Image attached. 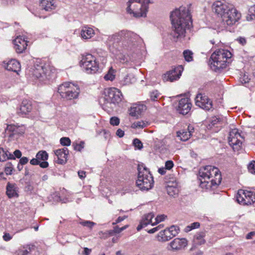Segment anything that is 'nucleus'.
Here are the masks:
<instances>
[{
  "label": "nucleus",
  "mask_w": 255,
  "mask_h": 255,
  "mask_svg": "<svg viewBox=\"0 0 255 255\" xmlns=\"http://www.w3.org/2000/svg\"><path fill=\"white\" fill-rule=\"evenodd\" d=\"M139 37L130 31L123 30L109 36V50L114 55L121 53L122 48L130 53L134 52Z\"/></svg>",
  "instance_id": "obj_1"
},
{
  "label": "nucleus",
  "mask_w": 255,
  "mask_h": 255,
  "mask_svg": "<svg viewBox=\"0 0 255 255\" xmlns=\"http://www.w3.org/2000/svg\"><path fill=\"white\" fill-rule=\"evenodd\" d=\"M170 18L172 28L171 35L176 39L183 38L186 29H189L192 24V17L189 9L183 6L176 8L171 12Z\"/></svg>",
  "instance_id": "obj_2"
},
{
  "label": "nucleus",
  "mask_w": 255,
  "mask_h": 255,
  "mask_svg": "<svg viewBox=\"0 0 255 255\" xmlns=\"http://www.w3.org/2000/svg\"><path fill=\"white\" fill-rule=\"evenodd\" d=\"M213 10L228 25L235 24L241 18V14L234 6L226 1H217L212 5Z\"/></svg>",
  "instance_id": "obj_3"
},
{
  "label": "nucleus",
  "mask_w": 255,
  "mask_h": 255,
  "mask_svg": "<svg viewBox=\"0 0 255 255\" xmlns=\"http://www.w3.org/2000/svg\"><path fill=\"white\" fill-rule=\"evenodd\" d=\"M199 175L200 186L206 190L216 187L222 180L221 174L218 168L211 165L201 168Z\"/></svg>",
  "instance_id": "obj_4"
},
{
  "label": "nucleus",
  "mask_w": 255,
  "mask_h": 255,
  "mask_svg": "<svg viewBox=\"0 0 255 255\" xmlns=\"http://www.w3.org/2000/svg\"><path fill=\"white\" fill-rule=\"evenodd\" d=\"M233 54L228 50H216L210 58L211 68L216 72L221 73L232 62Z\"/></svg>",
  "instance_id": "obj_5"
},
{
  "label": "nucleus",
  "mask_w": 255,
  "mask_h": 255,
  "mask_svg": "<svg viewBox=\"0 0 255 255\" xmlns=\"http://www.w3.org/2000/svg\"><path fill=\"white\" fill-rule=\"evenodd\" d=\"M104 97L100 99V103L105 111L110 112L122 101L123 95L121 92L115 88L105 89Z\"/></svg>",
  "instance_id": "obj_6"
},
{
  "label": "nucleus",
  "mask_w": 255,
  "mask_h": 255,
  "mask_svg": "<svg viewBox=\"0 0 255 255\" xmlns=\"http://www.w3.org/2000/svg\"><path fill=\"white\" fill-rule=\"evenodd\" d=\"M149 3L150 0H129L127 2V11L133 13L135 17H145Z\"/></svg>",
  "instance_id": "obj_7"
},
{
  "label": "nucleus",
  "mask_w": 255,
  "mask_h": 255,
  "mask_svg": "<svg viewBox=\"0 0 255 255\" xmlns=\"http://www.w3.org/2000/svg\"><path fill=\"white\" fill-rule=\"evenodd\" d=\"M138 176L136 183L142 190H148L151 189L154 181L153 177L147 168L143 164H138L137 167Z\"/></svg>",
  "instance_id": "obj_8"
},
{
  "label": "nucleus",
  "mask_w": 255,
  "mask_h": 255,
  "mask_svg": "<svg viewBox=\"0 0 255 255\" xmlns=\"http://www.w3.org/2000/svg\"><path fill=\"white\" fill-rule=\"evenodd\" d=\"M79 65L82 67L83 71L88 74H94L102 72V69L99 66V61L91 54L83 55Z\"/></svg>",
  "instance_id": "obj_9"
},
{
  "label": "nucleus",
  "mask_w": 255,
  "mask_h": 255,
  "mask_svg": "<svg viewBox=\"0 0 255 255\" xmlns=\"http://www.w3.org/2000/svg\"><path fill=\"white\" fill-rule=\"evenodd\" d=\"M80 92L79 86L71 82L64 83L61 84L58 88V92L61 97L67 100L77 99Z\"/></svg>",
  "instance_id": "obj_10"
},
{
  "label": "nucleus",
  "mask_w": 255,
  "mask_h": 255,
  "mask_svg": "<svg viewBox=\"0 0 255 255\" xmlns=\"http://www.w3.org/2000/svg\"><path fill=\"white\" fill-rule=\"evenodd\" d=\"M237 202L241 205H251L255 202V193L252 191L239 190L236 196Z\"/></svg>",
  "instance_id": "obj_11"
},
{
  "label": "nucleus",
  "mask_w": 255,
  "mask_h": 255,
  "mask_svg": "<svg viewBox=\"0 0 255 255\" xmlns=\"http://www.w3.org/2000/svg\"><path fill=\"white\" fill-rule=\"evenodd\" d=\"M243 137L239 132L238 128H232L229 132L228 141L229 144L232 147L235 151H238L242 146L241 139Z\"/></svg>",
  "instance_id": "obj_12"
},
{
  "label": "nucleus",
  "mask_w": 255,
  "mask_h": 255,
  "mask_svg": "<svg viewBox=\"0 0 255 255\" xmlns=\"http://www.w3.org/2000/svg\"><path fill=\"white\" fill-rule=\"evenodd\" d=\"M183 71L182 65L173 68L171 70L167 71L162 76V79L164 82H173L180 78Z\"/></svg>",
  "instance_id": "obj_13"
},
{
  "label": "nucleus",
  "mask_w": 255,
  "mask_h": 255,
  "mask_svg": "<svg viewBox=\"0 0 255 255\" xmlns=\"http://www.w3.org/2000/svg\"><path fill=\"white\" fill-rule=\"evenodd\" d=\"M196 105L200 108L209 111L212 108V101L207 96L198 94L195 98Z\"/></svg>",
  "instance_id": "obj_14"
},
{
  "label": "nucleus",
  "mask_w": 255,
  "mask_h": 255,
  "mask_svg": "<svg viewBox=\"0 0 255 255\" xmlns=\"http://www.w3.org/2000/svg\"><path fill=\"white\" fill-rule=\"evenodd\" d=\"M191 103L188 98H182L178 103L176 108L178 112L183 115H187L191 110Z\"/></svg>",
  "instance_id": "obj_15"
},
{
  "label": "nucleus",
  "mask_w": 255,
  "mask_h": 255,
  "mask_svg": "<svg viewBox=\"0 0 255 255\" xmlns=\"http://www.w3.org/2000/svg\"><path fill=\"white\" fill-rule=\"evenodd\" d=\"M187 244L185 238H175L170 243L169 246L173 251H178L184 249Z\"/></svg>",
  "instance_id": "obj_16"
},
{
  "label": "nucleus",
  "mask_w": 255,
  "mask_h": 255,
  "mask_svg": "<svg viewBox=\"0 0 255 255\" xmlns=\"http://www.w3.org/2000/svg\"><path fill=\"white\" fill-rule=\"evenodd\" d=\"M154 216V215L152 213H149L144 215L140 222V224L137 227V230L139 231L143 228L145 227L148 225L154 226V221L153 220Z\"/></svg>",
  "instance_id": "obj_17"
},
{
  "label": "nucleus",
  "mask_w": 255,
  "mask_h": 255,
  "mask_svg": "<svg viewBox=\"0 0 255 255\" xmlns=\"http://www.w3.org/2000/svg\"><path fill=\"white\" fill-rule=\"evenodd\" d=\"M54 154L57 157V162L60 164H65L67 160L69 151L66 147L56 149Z\"/></svg>",
  "instance_id": "obj_18"
},
{
  "label": "nucleus",
  "mask_w": 255,
  "mask_h": 255,
  "mask_svg": "<svg viewBox=\"0 0 255 255\" xmlns=\"http://www.w3.org/2000/svg\"><path fill=\"white\" fill-rule=\"evenodd\" d=\"M18 188L15 183L8 182L6 187V194L9 198L18 197Z\"/></svg>",
  "instance_id": "obj_19"
},
{
  "label": "nucleus",
  "mask_w": 255,
  "mask_h": 255,
  "mask_svg": "<svg viewBox=\"0 0 255 255\" xmlns=\"http://www.w3.org/2000/svg\"><path fill=\"white\" fill-rule=\"evenodd\" d=\"M4 67L8 71L17 72L20 68V64L16 60L11 59L4 63Z\"/></svg>",
  "instance_id": "obj_20"
},
{
  "label": "nucleus",
  "mask_w": 255,
  "mask_h": 255,
  "mask_svg": "<svg viewBox=\"0 0 255 255\" xmlns=\"http://www.w3.org/2000/svg\"><path fill=\"white\" fill-rule=\"evenodd\" d=\"M146 109V107L145 105H137L130 108L129 115L132 117H138Z\"/></svg>",
  "instance_id": "obj_21"
},
{
  "label": "nucleus",
  "mask_w": 255,
  "mask_h": 255,
  "mask_svg": "<svg viewBox=\"0 0 255 255\" xmlns=\"http://www.w3.org/2000/svg\"><path fill=\"white\" fill-rule=\"evenodd\" d=\"M189 128H181L177 132V136L182 141L187 140L191 134V130Z\"/></svg>",
  "instance_id": "obj_22"
},
{
  "label": "nucleus",
  "mask_w": 255,
  "mask_h": 255,
  "mask_svg": "<svg viewBox=\"0 0 255 255\" xmlns=\"http://www.w3.org/2000/svg\"><path fill=\"white\" fill-rule=\"evenodd\" d=\"M166 190L168 194L170 196H174L178 193V188L177 183L169 182L166 186Z\"/></svg>",
  "instance_id": "obj_23"
},
{
  "label": "nucleus",
  "mask_w": 255,
  "mask_h": 255,
  "mask_svg": "<svg viewBox=\"0 0 255 255\" xmlns=\"http://www.w3.org/2000/svg\"><path fill=\"white\" fill-rule=\"evenodd\" d=\"M44 66L42 65H38L34 66V69L32 74L34 77L37 79H39L41 81H43V72L44 71Z\"/></svg>",
  "instance_id": "obj_24"
},
{
  "label": "nucleus",
  "mask_w": 255,
  "mask_h": 255,
  "mask_svg": "<svg viewBox=\"0 0 255 255\" xmlns=\"http://www.w3.org/2000/svg\"><path fill=\"white\" fill-rule=\"evenodd\" d=\"M32 108L31 103L27 100H24L20 107V112L22 114L26 115L31 112Z\"/></svg>",
  "instance_id": "obj_25"
},
{
  "label": "nucleus",
  "mask_w": 255,
  "mask_h": 255,
  "mask_svg": "<svg viewBox=\"0 0 255 255\" xmlns=\"http://www.w3.org/2000/svg\"><path fill=\"white\" fill-rule=\"evenodd\" d=\"M39 6L42 9L46 11H50L55 7L53 0H41L39 2Z\"/></svg>",
  "instance_id": "obj_26"
},
{
  "label": "nucleus",
  "mask_w": 255,
  "mask_h": 255,
  "mask_svg": "<svg viewBox=\"0 0 255 255\" xmlns=\"http://www.w3.org/2000/svg\"><path fill=\"white\" fill-rule=\"evenodd\" d=\"M80 34L83 39H88L91 38L95 33L92 28L87 26H84L81 29Z\"/></svg>",
  "instance_id": "obj_27"
},
{
  "label": "nucleus",
  "mask_w": 255,
  "mask_h": 255,
  "mask_svg": "<svg viewBox=\"0 0 255 255\" xmlns=\"http://www.w3.org/2000/svg\"><path fill=\"white\" fill-rule=\"evenodd\" d=\"M172 238V236L167 229L161 231L157 235V240L159 242H166Z\"/></svg>",
  "instance_id": "obj_28"
},
{
  "label": "nucleus",
  "mask_w": 255,
  "mask_h": 255,
  "mask_svg": "<svg viewBox=\"0 0 255 255\" xmlns=\"http://www.w3.org/2000/svg\"><path fill=\"white\" fill-rule=\"evenodd\" d=\"M151 122L149 120H140L134 122L130 128H144L146 126H150Z\"/></svg>",
  "instance_id": "obj_29"
},
{
  "label": "nucleus",
  "mask_w": 255,
  "mask_h": 255,
  "mask_svg": "<svg viewBox=\"0 0 255 255\" xmlns=\"http://www.w3.org/2000/svg\"><path fill=\"white\" fill-rule=\"evenodd\" d=\"M44 66V71L43 73V81L45 80H50L54 77V73L50 69L48 66Z\"/></svg>",
  "instance_id": "obj_30"
},
{
  "label": "nucleus",
  "mask_w": 255,
  "mask_h": 255,
  "mask_svg": "<svg viewBox=\"0 0 255 255\" xmlns=\"http://www.w3.org/2000/svg\"><path fill=\"white\" fill-rule=\"evenodd\" d=\"M7 159H15L13 155L8 152L5 151L2 148H0V161H4Z\"/></svg>",
  "instance_id": "obj_31"
},
{
  "label": "nucleus",
  "mask_w": 255,
  "mask_h": 255,
  "mask_svg": "<svg viewBox=\"0 0 255 255\" xmlns=\"http://www.w3.org/2000/svg\"><path fill=\"white\" fill-rule=\"evenodd\" d=\"M135 81V78L132 74H128L124 77L122 81V84L124 85H128L134 83Z\"/></svg>",
  "instance_id": "obj_32"
},
{
  "label": "nucleus",
  "mask_w": 255,
  "mask_h": 255,
  "mask_svg": "<svg viewBox=\"0 0 255 255\" xmlns=\"http://www.w3.org/2000/svg\"><path fill=\"white\" fill-rule=\"evenodd\" d=\"M115 72L112 67H110L107 73L104 77V79L106 81H113L115 78Z\"/></svg>",
  "instance_id": "obj_33"
},
{
  "label": "nucleus",
  "mask_w": 255,
  "mask_h": 255,
  "mask_svg": "<svg viewBox=\"0 0 255 255\" xmlns=\"http://www.w3.org/2000/svg\"><path fill=\"white\" fill-rule=\"evenodd\" d=\"M183 56L185 60L187 62H190L193 61V53L189 49L184 50L183 52Z\"/></svg>",
  "instance_id": "obj_34"
},
{
  "label": "nucleus",
  "mask_w": 255,
  "mask_h": 255,
  "mask_svg": "<svg viewBox=\"0 0 255 255\" xmlns=\"http://www.w3.org/2000/svg\"><path fill=\"white\" fill-rule=\"evenodd\" d=\"M30 163L33 165H39L41 167L43 168L48 166V163L47 161H40L37 157L32 159L30 161Z\"/></svg>",
  "instance_id": "obj_35"
},
{
  "label": "nucleus",
  "mask_w": 255,
  "mask_h": 255,
  "mask_svg": "<svg viewBox=\"0 0 255 255\" xmlns=\"http://www.w3.org/2000/svg\"><path fill=\"white\" fill-rule=\"evenodd\" d=\"M36 157L40 161H46L48 158V154L46 151L40 150L37 153Z\"/></svg>",
  "instance_id": "obj_36"
},
{
  "label": "nucleus",
  "mask_w": 255,
  "mask_h": 255,
  "mask_svg": "<svg viewBox=\"0 0 255 255\" xmlns=\"http://www.w3.org/2000/svg\"><path fill=\"white\" fill-rule=\"evenodd\" d=\"M204 237L205 233L203 232H201L197 234L195 236L194 239L198 244L201 245L205 243V240L204 239Z\"/></svg>",
  "instance_id": "obj_37"
},
{
  "label": "nucleus",
  "mask_w": 255,
  "mask_h": 255,
  "mask_svg": "<svg viewBox=\"0 0 255 255\" xmlns=\"http://www.w3.org/2000/svg\"><path fill=\"white\" fill-rule=\"evenodd\" d=\"M14 45V48L17 53H20L23 52V51L26 48L27 44L22 45L19 43L13 42Z\"/></svg>",
  "instance_id": "obj_38"
},
{
  "label": "nucleus",
  "mask_w": 255,
  "mask_h": 255,
  "mask_svg": "<svg viewBox=\"0 0 255 255\" xmlns=\"http://www.w3.org/2000/svg\"><path fill=\"white\" fill-rule=\"evenodd\" d=\"M160 95V93L156 90H153L149 93L150 99L152 101H157Z\"/></svg>",
  "instance_id": "obj_39"
},
{
  "label": "nucleus",
  "mask_w": 255,
  "mask_h": 255,
  "mask_svg": "<svg viewBox=\"0 0 255 255\" xmlns=\"http://www.w3.org/2000/svg\"><path fill=\"white\" fill-rule=\"evenodd\" d=\"M200 227V223L199 222H194L191 224L190 225L187 226L185 228V231L188 232L193 229L198 228Z\"/></svg>",
  "instance_id": "obj_40"
},
{
  "label": "nucleus",
  "mask_w": 255,
  "mask_h": 255,
  "mask_svg": "<svg viewBox=\"0 0 255 255\" xmlns=\"http://www.w3.org/2000/svg\"><path fill=\"white\" fill-rule=\"evenodd\" d=\"M80 224L84 227H87L88 228L92 229L96 223L90 221H82L80 222Z\"/></svg>",
  "instance_id": "obj_41"
},
{
  "label": "nucleus",
  "mask_w": 255,
  "mask_h": 255,
  "mask_svg": "<svg viewBox=\"0 0 255 255\" xmlns=\"http://www.w3.org/2000/svg\"><path fill=\"white\" fill-rule=\"evenodd\" d=\"M167 230L171 234V236H172V238L176 236L179 231L178 227L175 226H172L169 228L167 229Z\"/></svg>",
  "instance_id": "obj_42"
},
{
  "label": "nucleus",
  "mask_w": 255,
  "mask_h": 255,
  "mask_svg": "<svg viewBox=\"0 0 255 255\" xmlns=\"http://www.w3.org/2000/svg\"><path fill=\"white\" fill-rule=\"evenodd\" d=\"M26 38L22 36H17L14 40L13 42L19 43L22 45L27 44Z\"/></svg>",
  "instance_id": "obj_43"
},
{
  "label": "nucleus",
  "mask_w": 255,
  "mask_h": 255,
  "mask_svg": "<svg viewBox=\"0 0 255 255\" xmlns=\"http://www.w3.org/2000/svg\"><path fill=\"white\" fill-rule=\"evenodd\" d=\"M133 145L134 146L135 148H136L137 149L140 150L143 147V145L142 142L140 140H139L137 138H135L133 140Z\"/></svg>",
  "instance_id": "obj_44"
},
{
  "label": "nucleus",
  "mask_w": 255,
  "mask_h": 255,
  "mask_svg": "<svg viewBox=\"0 0 255 255\" xmlns=\"http://www.w3.org/2000/svg\"><path fill=\"white\" fill-rule=\"evenodd\" d=\"M60 141V143L63 146H69L71 144V140L69 137H62Z\"/></svg>",
  "instance_id": "obj_45"
},
{
  "label": "nucleus",
  "mask_w": 255,
  "mask_h": 255,
  "mask_svg": "<svg viewBox=\"0 0 255 255\" xmlns=\"http://www.w3.org/2000/svg\"><path fill=\"white\" fill-rule=\"evenodd\" d=\"M167 218V216L164 215H158L154 219L155 225L158 224L159 223L163 221Z\"/></svg>",
  "instance_id": "obj_46"
},
{
  "label": "nucleus",
  "mask_w": 255,
  "mask_h": 255,
  "mask_svg": "<svg viewBox=\"0 0 255 255\" xmlns=\"http://www.w3.org/2000/svg\"><path fill=\"white\" fill-rule=\"evenodd\" d=\"M110 123L113 126H117L120 124V119L117 117H113L111 118Z\"/></svg>",
  "instance_id": "obj_47"
},
{
  "label": "nucleus",
  "mask_w": 255,
  "mask_h": 255,
  "mask_svg": "<svg viewBox=\"0 0 255 255\" xmlns=\"http://www.w3.org/2000/svg\"><path fill=\"white\" fill-rule=\"evenodd\" d=\"M128 225H125L121 228H119L118 226H116L114 228L113 232L115 234H119L124 230H126L127 228H128Z\"/></svg>",
  "instance_id": "obj_48"
},
{
  "label": "nucleus",
  "mask_w": 255,
  "mask_h": 255,
  "mask_svg": "<svg viewBox=\"0 0 255 255\" xmlns=\"http://www.w3.org/2000/svg\"><path fill=\"white\" fill-rule=\"evenodd\" d=\"M248 170L252 174L255 173V161H253L248 165Z\"/></svg>",
  "instance_id": "obj_49"
},
{
  "label": "nucleus",
  "mask_w": 255,
  "mask_h": 255,
  "mask_svg": "<svg viewBox=\"0 0 255 255\" xmlns=\"http://www.w3.org/2000/svg\"><path fill=\"white\" fill-rule=\"evenodd\" d=\"M236 40L242 46H244L247 44V40L244 37L239 36Z\"/></svg>",
  "instance_id": "obj_50"
},
{
  "label": "nucleus",
  "mask_w": 255,
  "mask_h": 255,
  "mask_svg": "<svg viewBox=\"0 0 255 255\" xmlns=\"http://www.w3.org/2000/svg\"><path fill=\"white\" fill-rule=\"evenodd\" d=\"M221 121L220 119L217 118V117H214L212 118V119L210 121V124L209 126H214L215 125L220 123Z\"/></svg>",
  "instance_id": "obj_51"
},
{
  "label": "nucleus",
  "mask_w": 255,
  "mask_h": 255,
  "mask_svg": "<svg viewBox=\"0 0 255 255\" xmlns=\"http://www.w3.org/2000/svg\"><path fill=\"white\" fill-rule=\"evenodd\" d=\"M85 143L84 141H80L79 143H76V145H74V149L81 151L84 147Z\"/></svg>",
  "instance_id": "obj_52"
},
{
  "label": "nucleus",
  "mask_w": 255,
  "mask_h": 255,
  "mask_svg": "<svg viewBox=\"0 0 255 255\" xmlns=\"http://www.w3.org/2000/svg\"><path fill=\"white\" fill-rule=\"evenodd\" d=\"M250 15L252 19H255V5L251 6L249 10Z\"/></svg>",
  "instance_id": "obj_53"
},
{
  "label": "nucleus",
  "mask_w": 255,
  "mask_h": 255,
  "mask_svg": "<svg viewBox=\"0 0 255 255\" xmlns=\"http://www.w3.org/2000/svg\"><path fill=\"white\" fill-rule=\"evenodd\" d=\"M163 227V225L162 224H160V225H158V226H157V227H156L155 228H153L148 230L147 231V232L149 234H153V233H154L158 231V230H159L160 229H161Z\"/></svg>",
  "instance_id": "obj_54"
},
{
  "label": "nucleus",
  "mask_w": 255,
  "mask_h": 255,
  "mask_svg": "<svg viewBox=\"0 0 255 255\" xmlns=\"http://www.w3.org/2000/svg\"><path fill=\"white\" fill-rule=\"evenodd\" d=\"M174 165L173 162L172 160H168L165 163V168L167 170H170Z\"/></svg>",
  "instance_id": "obj_55"
},
{
  "label": "nucleus",
  "mask_w": 255,
  "mask_h": 255,
  "mask_svg": "<svg viewBox=\"0 0 255 255\" xmlns=\"http://www.w3.org/2000/svg\"><path fill=\"white\" fill-rule=\"evenodd\" d=\"M13 168L10 165L9 166H6L5 168L4 171L7 175H10L12 173Z\"/></svg>",
  "instance_id": "obj_56"
},
{
  "label": "nucleus",
  "mask_w": 255,
  "mask_h": 255,
  "mask_svg": "<svg viewBox=\"0 0 255 255\" xmlns=\"http://www.w3.org/2000/svg\"><path fill=\"white\" fill-rule=\"evenodd\" d=\"M28 161V159L26 157H22L19 160V164L21 165H24L26 164Z\"/></svg>",
  "instance_id": "obj_57"
},
{
  "label": "nucleus",
  "mask_w": 255,
  "mask_h": 255,
  "mask_svg": "<svg viewBox=\"0 0 255 255\" xmlns=\"http://www.w3.org/2000/svg\"><path fill=\"white\" fill-rule=\"evenodd\" d=\"M127 218V216L119 217L115 222L113 223V224L116 225L119 223H120L122 221H124L125 219H126Z\"/></svg>",
  "instance_id": "obj_58"
},
{
  "label": "nucleus",
  "mask_w": 255,
  "mask_h": 255,
  "mask_svg": "<svg viewBox=\"0 0 255 255\" xmlns=\"http://www.w3.org/2000/svg\"><path fill=\"white\" fill-rule=\"evenodd\" d=\"M116 134L119 137H122L125 134V132H124V131L122 130L121 128H119L116 132Z\"/></svg>",
  "instance_id": "obj_59"
},
{
  "label": "nucleus",
  "mask_w": 255,
  "mask_h": 255,
  "mask_svg": "<svg viewBox=\"0 0 255 255\" xmlns=\"http://www.w3.org/2000/svg\"><path fill=\"white\" fill-rule=\"evenodd\" d=\"M12 238L11 236L8 233H5L3 236V239L5 241H8Z\"/></svg>",
  "instance_id": "obj_60"
},
{
  "label": "nucleus",
  "mask_w": 255,
  "mask_h": 255,
  "mask_svg": "<svg viewBox=\"0 0 255 255\" xmlns=\"http://www.w3.org/2000/svg\"><path fill=\"white\" fill-rule=\"evenodd\" d=\"M91 252V249H90L88 248H84V251L82 254L84 255H89Z\"/></svg>",
  "instance_id": "obj_61"
},
{
  "label": "nucleus",
  "mask_w": 255,
  "mask_h": 255,
  "mask_svg": "<svg viewBox=\"0 0 255 255\" xmlns=\"http://www.w3.org/2000/svg\"><path fill=\"white\" fill-rule=\"evenodd\" d=\"M78 174L80 178L84 179L86 176V172L84 171H79Z\"/></svg>",
  "instance_id": "obj_62"
},
{
  "label": "nucleus",
  "mask_w": 255,
  "mask_h": 255,
  "mask_svg": "<svg viewBox=\"0 0 255 255\" xmlns=\"http://www.w3.org/2000/svg\"><path fill=\"white\" fill-rule=\"evenodd\" d=\"M13 154L14 156L18 158H20L21 156V152L19 150H15L13 152Z\"/></svg>",
  "instance_id": "obj_63"
},
{
  "label": "nucleus",
  "mask_w": 255,
  "mask_h": 255,
  "mask_svg": "<svg viewBox=\"0 0 255 255\" xmlns=\"http://www.w3.org/2000/svg\"><path fill=\"white\" fill-rule=\"evenodd\" d=\"M28 254V252L27 250H24L19 251L18 255H27Z\"/></svg>",
  "instance_id": "obj_64"
}]
</instances>
